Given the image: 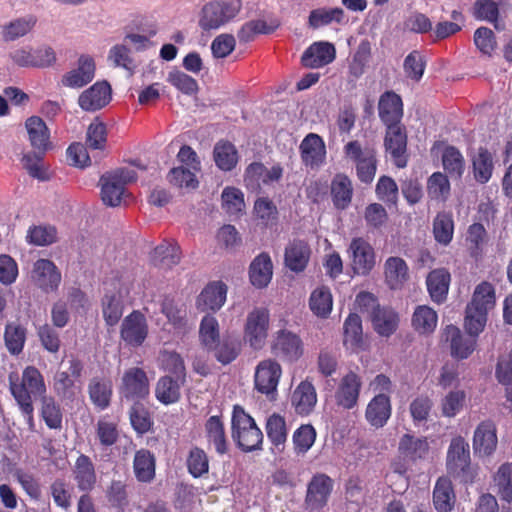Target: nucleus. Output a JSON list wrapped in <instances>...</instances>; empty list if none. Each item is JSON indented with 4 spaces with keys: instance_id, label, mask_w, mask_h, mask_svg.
Masks as SVG:
<instances>
[{
    "instance_id": "24",
    "label": "nucleus",
    "mask_w": 512,
    "mask_h": 512,
    "mask_svg": "<svg viewBox=\"0 0 512 512\" xmlns=\"http://www.w3.org/2000/svg\"><path fill=\"white\" fill-rule=\"evenodd\" d=\"M392 408L387 394L375 395L367 405L365 417L368 423L375 427H383L391 416Z\"/></svg>"
},
{
    "instance_id": "6",
    "label": "nucleus",
    "mask_w": 512,
    "mask_h": 512,
    "mask_svg": "<svg viewBox=\"0 0 512 512\" xmlns=\"http://www.w3.org/2000/svg\"><path fill=\"white\" fill-rule=\"evenodd\" d=\"M347 254L354 274L368 276L376 265V253L373 246L363 237L352 238Z\"/></svg>"
},
{
    "instance_id": "23",
    "label": "nucleus",
    "mask_w": 512,
    "mask_h": 512,
    "mask_svg": "<svg viewBox=\"0 0 512 512\" xmlns=\"http://www.w3.org/2000/svg\"><path fill=\"white\" fill-rule=\"evenodd\" d=\"M446 340L450 342L451 355L457 359L468 358L476 348L477 337L463 335L460 329L449 325L445 329Z\"/></svg>"
},
{
    "instance_id": "43",
    "label": "nucleus",
    "mask_w": 512,
    "mask_h": 512,
    "mask_svg": "<svg viewBox=\"0 0 512 512\" xmlns=\"http://www.w3.org/2000/svg\"><path fill=\"white\" fill-rule=\"evenodd\" d=\"M205 433L210 444H212L218 454L227 452V440L224 424L219 416H211L205 423Z\"/></svg>"
},
{
    "instance_id": "62",
    "label": "nucleus",
    "mask_w": 512,
    "mask_h": 512,
    "mask_svg": "<svg viewBox=\"0 0 512 512\" xmlns=\"http://www.w3.org/2000/svg\"><path fill=\"white\" fill-rule=\"evenodd\" d=\"M103 317L109 326L116 325L123 315V303L120 296L106 294L102 301Z\"/></svg>"
},
{
    "instance_id": "60",
    "label": "nucleus",
    "mask_w": 512,
    "mask_h": 512,
    "mask_svg": "<svg viewBox=\"0 0 512 512\" xmlns=\"http://www.w3.org/2000/svg\"><path fill=\"white\" fill-rule=\"evenodd\" d=\"M45 153L46 152L34 150L24 154L21 160L23 167L27 170L28 174L31 177L42 181L48 179V175L43 164V157Z\"/></svg>"
},
{
    "instance_id": "30",
    "label": "nucleus",
    "mask_w": 512,
    "mask_h": 512,
    "mask_svg": "<svg viewBox=\"0 0 512 512\" xmlns=\"http://www.w3.org/2000/svg\"><path fill=\"white\" fill-rule=\"evenodd\" d=\"M273 275V264L267 253H260L254 258L249 267L251 284L256 288L266 287Z\"/></svg>"
},
{
    "instance_id": "45",
    "label": "nucleus",
    "mask_w": 512,
    "mask_h": 512,
    "mask_svg": "<svg viewBox=\"0 0 512 512\" xmlns=\"http://www.w3.org/2000/svg\"><path fill=\"white\" fill-rule=\"evenodd\" d=\"M214 161L223 171H231L238 162L236 147L228 141H219L213 150Z\"/></svg>"
},
{
    "instance_id": "10",
    "label": "nucleus",
    "mask_w": 512,
    "mask_h": 512,
    "mask_svg": "<svg viewBox=\"0 0 512 512\" xmlns=\"http://www.w3.org/2000/svg\"><path fill=\"white\" fill-rule=\"evenodd\" d=\"M148 335L146 317L138 310L132 311L121 324L120 337L129 346H141Z\"/></svg>"
},
{
    "instance_id": "9",
    "label": "nucleus",
    "mask_w": 512,
    "mask_h": 512,
    "mask_svg": "<svg viewBox=\"0 0 512 512\" xmlns=\"http://www.w3.org/2000/svg\"><path fill=\"white\" fill-rule=\"evenodd\" d=\"M83 365L80 360H69L68 371H58L53 378V389L62 399L73 400L79 392L76 380L81 376Z\"/></svg>"
},
{
    "instance_id": "57",
    "label": "nucleus",
    "mask_w": 512,
    "mask_h": 512,
    "mask_svg": "<svg viewBox=\"0 0 512 512\" xmlns=\"http://www.w3.org/2000/svg\"><path fill=\"white\" fill-rule=\"evenodd\" d=\"M316 440V430L310 424L301 425L292 436L294 450L297 455H304Z\"/></svg>"
},
{
    "instance_id": "17",
    "label": "nucleus",
    "mask_w": 512,
    "mask_h": 512,
    "mask_svg": "<svg viewBox=\"0 0 512 512\" xmlns=\"http://www.w3.org/2000/svg\"><path fill=\"white\" fill-rule=\"evenodd\" d=\"M111 86L107 81H97L78 97V105L83 111L95 112L111 101Z\"/></svg>"
},
{
    "instance_id": "48",
    "label": "nucleus",
    "mask_w": 512,
    "mask_h": 512,
    "mask_svg": "<svg viewBox=\"0 0 512 512\" xmlns=\"http://www.w3.org/2000/svg\"><path fill=\"white\" fill-rule=\"evenodd\" d=\"M442 165L451 178L461 179L466 163L462 153L454 146H447L442 153Z\"/></svg>"
},
{
    "instance_id": "12",
    "label": "nucleus",
    "mask_w": 512,
    "mask_h": 512,
    "mask_svg": "<svg viewBox=\"0 0 512 512\" xmlns=\"http://www.w3.org/2000/svg\"><path fill=\"white\" fill-rule=\"evenodd\" d=\"M33 283L45 293L54 292L61 283V272L57 266L48 259H38L31 271Z\"/></svg>"
},
{
    "instance_id": "2",
    "label": "nucleus",
    "mask_w": 512,
    "mask_h": 512,
    "mask_svg": "<svg viewBox=\"0 0 512 512\" xmlns=\"http://www.w3.org/2000/svg\"><path fill=\"white\" fill-rule=\"evenodd\" d=\"M231 425L232 438L242 451L261 449L263 433L255 420L241 406H234Z\"/></svg>"
},
{
    "instance_id": "56",
    "label": "nucleus",
    "mask_w": 512,
    "mask_h": 512,
    "mask_svg": "<svg viewBox=\"0 0 512 512\" xmlns=\"http://www.w3.org/2000/svg\"><path fill=\"white\" fill-rule=\"evenodd\" d=\"M495 485L497 493L501 500L511 503L512 502V464H502L495 477Z\"/></svg>"
},
{
    "instance_id": "50",
    "label": "nucleus",
    "mask_w": 512,
    "mask_h": 512,
    "mask_svg": "<svg viewBox=\"0 0 512 512\" xmlns=\"http://www.w3.org/2000/svg\"><path fill=\"white\" fill-rule=\"evenodd\" d=\"M222 208L231 217H238L244 212L243 192L235 187H226L221 194Z\"/></svg>"
},
{
    "instance_id": "58",
    "label": "nucleus",
    "mask_w": 512,
    "mask_h": 512,
    "mask_svg": "<svg viewBox=\"0 0 512 512\" xmlns=\"http://www.w3.org/2000/svg\"><path fill=\"white\" fill-rule=\"evenodd\" d=\"M488 313L478 308L467 305L465 311L464 328L470 336H476L484 330L487 323Z\"/></svg>"
},
{
    "instance_id": "13",
    "label": "nucleus",
    "mask_w": 512,
    "mask_h": 512,
    "mask_svg": "<svg viewBox=\"0 0 512 512\" xmlns=\"http://www.w3.org/2000/svg\"><path fill=\"white\" fill-rule=\"evenodd\" d=\"M384 146L387 153L391 155L394 164L398 168H404L407 165V134L403 125H393L386 127Z\"/></svg>"
},
{
    "instance_id": "7",
    "label": "nucleus",
    "mask_w": 512,
    "mask_h": 512,
    "mask_svg": "<svg viewBox=\"0 0 512 512\" xmlns=\"http://www.w3.org/2000/svg\"><path fill=\"white\" fill-rule=\"evenodd\" d=\"M272 352L284 362L295 363L304 353V344L298 334L288 329H280L274 336Z\"/></svg>"
},
{
    "instance_id": "63",
    "label": "nucleus",
    "mask_w": 512,
    "mask_h": 512,
    "mask_svg": "<svg viewBox=\"0 0 512 512\" xmlns=\"http://www.w3.org/2000/svg\"><path fill=\"white\" fill-rule=\"evenodd\" d=\"M343 152L345 157L355 165L364 159L377 155V151L373 145H362L358 140H352L344 145Z\"/></svg>"
},
{
    "instance_id": "46",
    "label": "nucleus",
    "mask_w": 512,
    "mask_h": 512,
    "mask_svg": "<svg viewBox=\"0 0 512 512\" xmlns=\"http://www.w3.org/2000/svg\"><path fill=\"white\" fill-rule=\"evenodd\" d=\"M309 306L316 316L327 318L333 306V298L330 289L326 286L315 289L310 295Z\"/></svg>"
},
{
    "instance_id": "47",
    "label": "nucleus",
    "mask_w": 512,
    "mask_h": 512,
    "mask_svg": "<svg viewBox=\"0 0 512 512\" xmlns=\"http://www.w3.org/2000/svg\"><path fill=\"white\" fill-rule=\"evenodd\" d=\"M495 304V288L487 281H483L475 287L472 299L470 303H468V305L474 306L487 313L494 308Z\"/></svg>"
},
{
    "instance_id": "22",
    "label": "nucleus",
    "mask_w": 512,
    "mask_h": 512,
    "mask_svg": "<svg viewBox=\"0 0 512 512\" xmlns=\"http://www.w3.org/2000/svg\"><path fill=\"white\" fill-rule=\"evenodd\" d=\"M379 117L386 127L400 125L403 117V103L399 95L387 91L381 95L378 104Z\"/></svg>"
},
{
    "instance_id": "40",
    "label": "nucleus",
    "mask_w": 512,
    "mask_h": 512,
    "mask_svg": "<svg viewBox=\"0 0 512 512\" xmlns=\"http://www.w3.org/2000/svg\"><path fill=\"white\" fill-rule=\"evenodd\" d=\"M183 382L182 378H173L168 375L161 377L155 389L157 400L165 405L177 402L180 398V387Z\"/></svg>"
},
{
    "instance_id": "31",
    "label": "nucleus",
    "mask_w": 512,
    "mask_h": 512,
    "mask_svg": "<svg viewBox=\"0 0 512 512\" xmlns=\"http://www.w3.org/2000/svg\"><path fill=\"white\" fill-rule=\"evenodd\" d=\"M73 476L80 491L89 492L94 488L96 484L95 467L87 455L81 454L76 459Z\"/></svg>"
},
{
    "instance_id": "64",
    "label": "nucleus",
    "mask_w": 512,
    "mask_h": 512,
    "mask_svg": "<svg viewBox=\"0 0 512 512\" xmlns=\"http://www.w3.org/2000/svg\"><path fill=\"white\" fill-rule=\"evenodd\" d=\"M41 415L50 429H59L62 425V413L53 397L45 396L41 399Z\"/></svg>"
},
{
    "instance_id": "53",
    "label": "nucleus",
    "mask_w": 512,
    "mask_h": 512,
    "mask_svg": "<svg viewBox=\"0 0 512 512\" xmlns=\"http://www.w3.org/2000/svg\"><path fill=\"white\" fill-rule=\"evenodd\" d=\"M437 313L430 307L418 306L412 317V324L416 331L420 333H430L437 326Z\"/></svg>"
},
{
    "instance_id": "55",
    "label": "nucleus",
    "mask_w": 512,
    "mask_h": 512,
    "mask_svg": "<svg viewBox=\"0 0 512 512\" xmlns=\"http://www.w3.org/2000/svg\"><path fill=\"white\" fill-rule=\"evenodd\" d=\"M427 192L432 200L446 201L450 195V182L448 177L441 172L433 173L427 181Z\"/></svg>"
},
{
    "instance_id": "35",
    "label": "nucleus",
    "mask_w": 512,
    "mask_h": 512,
    "mask_svg": "<svg viewBox=\"0 0 512 512\" xmlns=\"http://www.w3.org/2000/svg\"><path fill=\"white\" fill-rule=\"evenodd\" d=\"M450 279V273L445 268L435 269L428 274L427 289L434 302L442 303L446 300Z\"/></svg>"
},
{
    "instance_id": "49",
    "label": "nucleus",
    "mask_w": 512,
    "mask_h": 512,
    "mask_svg": "<svg viewBox=\"0 0 512 512\" xmlns=\"http://www.w3.org/2000/svg\"><path fill=\"white\" fill-rule=\"evenodd\" d=\"M344 10L339 7L335 8H317L310 12L308 24L313 29L327 26L333 22L342 23L344 20Z\"/></svg>"
},
{
    "instance_id": "14",
    "label": "nucleus",
    "mask_w": 512,
    "mask_h": 512,
    "mask_svg": "<svg viewBox=\"0 0 512 512\" xmlns=\"http://www.w3.org/2000/svg\"><path fill=\"white\" fill-rule=\"evenodd\" d=\"M281 374V366L275 360L261 361L255 371V388L267 396L275 394Z\"/></svg>"
},
{
    "instance_id": "42",
    "label": "nucleus",
    "mask_w": 512,
    "mask_h": 512,
    "mask_svg": "<svg viewBox=\"0 0 512 512\" xmlns=\"http://www.w3.org/2000/svg\"><path fill=\"white\" fill-rule=\"evenodd\" d=\"M134 473L138 481L150 482L155 477V457L147 449L135 453L133 461Z\"/></svg>"
},
{
    "instance_id": "8",
    "label": "nucleus",
    "mask_w": 512,
    "mask_h": 512,
    "mask_svg": "<svg viewBox=\"0 0 512 512\" xmlns=\"http://www.w3.org/2000/svg\"><path fill=\"white\" fill-rule=\"evenodd\" d=\"M470 466L469 445L462 437L453 438L447 452V470L461 481L469 480Z\"/></svg>"
},
{
    "instance_id": "20",
    "label": "nucleus",
    "mask_w": 512,
    "mask_h": 512,
    "mask_svg": "<svg viewBox=\"0 0 512 512\" xmlns=\"http://www.w3.org/2000/svg\"><path fill=\"white\" fill-rule=\"evenodd\" d=\"M336 49L329 42H315L310 45L303 53L301 62L308 68H321L334 61Z\"/></svg>"
},
{
    "instance_id": "33",
    "label": "nucleus",
    "mask_w": 512,
    "mask_h": 512,
    "mask_svg": "<svg viewBox=\"0 0 512 512\" xmlns=\"http://www.w3.org/2000/svg\"><path fill=\"white\" fill-rule=\"evenodd\" d=\"M497 436L495 425L491 421L481 422L475 430L473 446L476 453L490 455L496 448Z\"/></svg>"
},
{
    "instance_id": "25",
    "label": "nucleus",
    "mask_w": 512,
    "mask_h": 512,
    "mask_svg": "<svg viewBox=\"0 0 512 512\" xmlns=\"http://www.w3.org/2000/svg\"><path fill=\"white\" fill-rule=\"evenodd\" d=\"M508 7L507 2L504 0H476L472 14L475 19L492 23L497 30H503L504 25L500 24L498 19L500 12H505Z\"/></svg>"
},
{
    "instance_id": "41",
    "label": "nucleus",
    "mask_w": 512,
    "mask_h": 512,
    "mask_svg": "<svg viewBox=\"0 0 512 512\" xmlns=\"http://www.w3.org/2000/svg\"><path fill=\"white\" fill-rule=\"evenodd\" d=\"M88 391L90 400L98 409L104 410L109 406L112 396L110 380L94 377L89 383Z\"/></svg>"
},
{
    "instance_id": "38",
    "label": "nucleus",
    "mask_w": 512,
    "mask_h": 512,
    "mask_svg": "<svg viewBox=\"0 0 512 512\" xmlns=\"http://www.w3.org/2000/svg\"><path fill=\"white\" fill-rule=\"evenodd\" d=\"M455 493L449 479L437 480L433 491V504L437 512H451L455 504Z\"/></svg>"
},
{
    "instance_id": "32",
    "label": "nucleus",
    "mask_w": 512,
    "mask_h": 512,
    "mask_svg": "<svg viewBox=\"0 0 512 512\" xmlns=\"http://www.w3.org/2000/svg\"><path fill=\"white\" fill-rule=\"evenodd\" d=\"M353 196V185L350 178L342 173L336 174L331 181V198L333 205L338 210L349 207Z\"/></svg>"
},
{
    "instance_id": "54",
    "label": "nucleus",
    "mask_w": 512,
    "mask_h": 512,
    "mask_svg": "<svg viewBox=\"0 0 512 512\" xmlns=\"http://www.w3.org/2000/svg\"><path fill=\"white\" fill-rule=\"evenodd\" d=\"M5 345L8 351L13 355L22 352L26 341V329L16 323H8L4 333Z\"/></svg>"
},
{
    "instance_id": "1",
    "label": "nucleus",
    "mask_w": 512,
    "mask_h": 512,
    "mask_svg": "<svg viewBox=\"0 0 512 512\" xmlns=\"http://www.w3.org/2000/svg\"><path fill=\"white\" fill-rule=\"evenodd\" d=\"M10 392L26 420L32 429L34 427L33 399L46 396V384L41 372L34 366H27L21 379L16 374L9 375Z\"/></svg>"
},
{
    "instance_id": "44",
    "label": "nucleus",
    "mask_w": 512,
    "mask_h": 512,
    "mask_svg": "<svg viewBox=\"0 0 512 512\" xmlns=\"http://www.w3.org/2000/svg\"><path fill=\"white\" fill-rule=\"evenodd\" d=\"M428 449V442L426 438L423 437H414L410 434H405L399 442L401 455L411 460L424 458L428 453Z\"/></svg>"
},
{
    "instance_id": "59",
    "label": "nucleus",
    "mask_w": 512,
    "mask_h": 512,
    "mask_svg": "<svg viewBox=\"0 0 512 512\" xmlns=\"http://www.w3.org/2000/svg\"><path fill=\"white\" fill-rule=\"evenodd\" d=\"M199 338L205 349L213 347L220 339L219 324L212 315H206L202 318L199 328Z\"/></svg>"
},
{
    "instance_id": "4",
    "label": "nucleus",
    "mask_w": 512,
    "mask_h": 512,
    "mask_svg": "<svg viewBox=\"0 0 512 512\" xmlns=\"http://www.w3.org/2000/svg\"><path fill=\"white\" fill-rule=\"evenodd\" d=\"M136 179V173L130 168H119L103 174L100 178L101 199L107 206L116 207L126 195V184Z\"/></svg>"
},
{
    "instance_id": "34",
    "label": "nucleus",
    "mask_w": 512,
    "mask_h": 512,
    "mask_svg": "<svg viewBox=\"0 0 512 512\" xmlns=\"http://www.w3.org/2000/svg\"><path fill=\"white\" fill-rule=\"evenodd\" d=\"M371 321L379 335L389 337L396 331L399 317L392 309L377 305L371 312Z\"/></svg>"
},
{
    "instance_id": "15",
    "label": "nucleus",
    "mask_w": 512,
    "mask_h": 512,
    "mask_svg": "<svg viewBox=\"0 0 512 512\" xmlns=\"http://www.w3.org/2000/svg\"><path fill=\"white\" fill-rule=\"evenodd\" d=\"M302 163L311 169H318L325 163L326 145L316 133L307 134L299 146Z\"/></svg>"
},
{
    "instance_id": "27",
    "label": "nucleus",
    "mask_w": 512,
    "mask_h": 512,
    "mask_svg": "<svg viewBox=\"0 0 512 512\" xmlns=\"http://www.w3.org/2000/svg\"><path fill=\"white\" fill-rule=\"evenodd\" d=\"M30 144L34 150L47 152L52 148L50 131L46 123L38 116L29 117L25 122Z\"/></svg>"
},
{
    "instance_id": "29",
    "label": "nucleus",
    "mask_w": 512,
    "mask_h": 512,
    "mask_svg": "<svg viewBox=\"0 0 512 512\" xmlns=\"http://www.w3.org/2000/svg\"><path fill=\"white\" fill-rule=\"evenodd\" d=\"M227 295V286L223 282H212L208 284L197 298V307L202 311L220 309Z\"/></svg>"
},
{
    "instance_id": "37",
    "label": "nucleus",
    "mask_w": 512,
    "mask_h": 512,
    "mask_svg": "<svg viewBox=\"0 0 512 512\" xmlns=\"http://www.w3.org/2000/svg\"><path fill=\"white\" fill-rule=\"evenodd\" d=\"M180 256V247L176 243L164 241L152 252L151 261L156 267L170 269L179 263Z\"/></svg>"
},
{
    "instance_id": "51",
    "label": "nucleus",
    "mask_w": 512,
    "mask_h": 512,
    "mask_svg": "<svg viewBox=\"0 0 512 512\" xmlns=\"http://www.w3.org/2000/svg\"><path fill=\"white\" fill-rule=\"evenodd\" d=\"M433 234L435 240L441 245H448L454 234V221L450 213L440 212L433 221Z\"/></svg>"
},
{
    "instance_id": "3",
    "label": "nucleus",
    "mask_w": 512,
    "mask_h": 512,
    "mask_svg": "<svg viewBox=\"0 0 512 512\" xmlns=\"http://www.w3.org/2000/svg\"><path fill=\"white\" fill-rule=\"evenodd\" d=\"M242 9L241 0H214L201 10L199 27L204 31L217 30L232 22Z\"/></svg>"
},
{
    "instance_id": "61",
    "label": "nucleus",
    "mask_w": 512,
    "mask_h": 512,
    "mask_svg": "<svg viewBox=\"0 0 512 512\" xmlns=\"http://www.w3.org/2000/svg\"><path fill=\"white\" fill-rule=\"evenodd\" d=\"M344 344L351 348L359 347L362 343V321L359 315L352 313L344 322Z\"/></svg>"
},
{
    "instance_id": "52",
    "label": "nucleus",
    "mask_w": 512,
    "mask_h": 512,
    "mask_svg": "<svg viewBox=\"0 0 512 512\" xmlns=\"http://www.w3.org/2000/svg\"><path fill=\"white\" fill-rule=\"evenodd\" d=\"M210 352H213L214 357L223 365H227L234 361L240 353V344L238 341L223 338L219 339L213 347L207 349Z\"/></svg>"
},
{
    "instance_id": "16",
    "label": "nucleus",
    "mask_w": 512,
    "mask_h": 512,
    "mask_svg": "<svg viewBox=\"0 0 512 512\" xmlns=\"http://www.w3.org/2000/svg\"><path fill=\"white\" fill-rule=\"evenodd\" d=\"M96 65L94 59L89 55H81L77 65L66 72L61 79L64 87L80 89L89 84L95 77Z\"/></svg>"
},
{
    "instance_id": "26",
    "label": "nucleus",
    "mask_w": 512,
    "mask_h": 512,
    "mask_svg": "<svg viewBox=\"0 0 512 512\" xmlns=\"http://www.w3.org/2000/svg\"><path fill=\"white\" fill-rule=\"evenodd\" d=\"M310 255L309 245L303 240L295 239L285 248V265L293 272H302L308 265Z\"/></svg>"
},
{
    "instance_id": "11",
    "label": "nucleus",
    "mask_w": 512,
    "mask_h": 512,
    "mask_svg": "<svg viewBox=\"0 0 512 512\" xmlns=\"http://www.w3.org/2000/svg\"><path fill=\"white\" fill-rule=\"evenodd\" d=\"M361 388V377L353 371L348 372L338 383L334 394L335 403L343 409H353L358 403Z\"/></svg>"
},
{
    "instance_id": "19",
    "label": "nucleus",
    "mask_w": 512,
    "mask_h": 512,
    "mask_svg": "<svg viewBox=\"0 0 512 512\" xmlns=\"http://www.w3.org/2000/svg\"><path fill=\"white\" fill-rule=\"evenodd\" d=\"M333 483L325 474L315 475L308 484L306 503L311 510H318L326 505L332 491Z\"/></svg>"
},
{
    "instance_id": "28",
    "label": "nucleus",
    "mask_w": 512,
    "mask_h": 512,
    "mask_svg": "<svg viewBox=\"0 0 512 512\" xmlns=\"http://www.w3.org/2000/svg\"><path fill=\"white\" fill-rule=\"evenodd\" d=\"M384 278L390 289H401L409 278V268L405 260L396 256L388 257L384 263Z\"/></svg>"
},
{
    "instance_id": "36",
    "label": "nucleus",
    "mask_w": 512,
    "mask_h": 512,
    "mask_svg": "<svg viewBox=\"0 0 512 512\" xmlns=\"http://www.w3.org/2000/svg\"><path fill=\"white\" fill-rule=\"evenodd\" d=\"M265 430L273 447L279 452L284 450L288 437V427L283 416L273 413L266 420Z\"/></svg>"
},
{
    "instance_id": "18",
    "label": "nucleus",
    "mask_w": 512,
    "mask_h": 512,
    "mask_svg": "<svg viewBox=\"0 0 512 512\" xmlns=\"http://www.w3.org/2000/svg\"><path fill=\"white\" fill-rule=\"evenodd\" d=\"M121 394L131 400L144 399L149 394V381L144 370L130 368L122 377Z\"/></svg>"
},
{
    "instance_id": "21",
    "label": "nucleus",
    "mask_w": 512,
    "mask_h": 512,
    "mask_svg": "<svg viewBox=\"0 0 512 512\" xmlns=\"http://www.w3.org/2000/svg\"><path fill=\"white\" fill-rule=\"evenodd\" d=\"M317 404V393L312 382L301 381L291 395V405L297 415H310Z\"/></svg>"
},
{
    "instance_id": "39",
    "label": "nucleus",
    "mask_w": 512,
    "mask_h": 512,
    "mask_svg": "<svg viewBox=\"0 0 512 512\" xmlns=\"http://www.w3.org/2000/svg\"><path fill=\"white\" fill-rule=\"evenodd\" d=\"M471 160L475 180L481 184L487 183L494 170L492 153L488 149L480 147Z\"/></svg>"
},
{
    "instance_id": "5",
    "label": "nucleus",
    "mask_w": 512,
    "mask_h": 512,
    "mask_svg": "<svg viewBox=\"0 0 512 512\" xmlns=\"http://www.w3.org/2000/svg\"><path fill=\"white\" fill-rule=\"evenodd\" d=\"M270 311L266 307L253 308L246 317L244 339L255 350L261 349L267 339Z\"/></svg>"
}]
</instances>
